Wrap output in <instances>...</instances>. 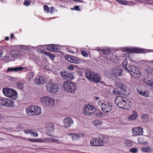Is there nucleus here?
<instances>
[{
    "label": "nucleus",
    "mask_w": 153,
    "mask_h": 153,
    "mask_svg": "<svg viewBox=\"0 0 153 153\" xmlns=\"http://www.w3.org/2000/svg\"><path fill=\"white\" fill-rule=\"evenodd\" d=\"M114 102L118 107L120 108L128 109L131 106V102L130 100H126L124 97L118 96L116 97Z\"/></svg>",
    "instance_id": "1"
},
{
    "label": "nucleus",
    "mask_w": 153,
    "mask_h": 153,
    "mask_svg": "<svg viewBox=\"0 0 153 153\" xmlns=\"http://www.w3.org/2000/svg\"><path fill=\"white\" fill-rule=\"evenodd\" d=\"M122 50L125 57L128 56L130 53H146L149 52V51L153 52V50H146L140 48H124Z\"/></svg>",
    "instance_id": "2"
},
{
    "label": "nucleus",
    "mask_w": 153,
    "mask_h": 153,
    "mask_svg": "<svg viewBox=\"0 0 153 153\" xmlns=\"http://www.w3.org/2000/svg\"><path fill=\"white\" fill-rule=\"evenodd\" d=\"M64 90L67 92L74 94L77 89V86L74 83L69 81H65L63 85Z\"/></svg>",
    "instance_id": "3"
},
{
    "label": "nucleus",
    "mask_w": 153,
    "mask_h": 153,
    "mask_svg": "<svg viewBox=\"0 0 153 153\" xmlns=\"http://www.w3.org/2000/svg\"><path fill=\"white\" fill-rule=\"evenodd\" d=\"M40 101L44 106L47 108H51L55 105L54 99L48 96H44L42 97L40 99Z\"/></svg>",
    "instance_id": "4"
},
{
    "label": "nucleus",
    "mask_w": 153,
    "mask_h": 153,
    "mask_svg": "<svg viewBox=\"0 0 153 153\" xmlns=\"http://www.w3.org/2000/svg\"><path fill=\"white\" fill-rule=\"evenodd\" d=\"M98 51L101 56L107 59V61L114 62V57L113 55L110 53L111 50L109 48H106L103 50L99 49Z\"/></svg>",
    "instance_id": "5"
},
{
    "label": "nucleus",
    "mask_w": 153,
    "mask_h": 153,
    "mask_svg": "<svg viewBox=\"0 0 153 153\" xmlns=\"http://www.w3.org/2000/svg\"><path fill=\"white\" fill-rule=\"evenodd\" d=\"M27 115H38L41 113V108L37 105H31L28 107L26 109Z\"/></svg>",
    "instance_id": "6"
},
{
    "label": "nucleus",
    "mask_w": 153,
    "mask_h": 153,
    "mask_svg": "<svg viewBox=\"0 0 153 153\" xmlns=\"http://www.w3.org/2000/svg\"><path fill=\"white\" fill-rule=\"evenodd\" d=\"M97 109L94 106L91 104L84 105L82 108V113L85 115L89 116L94 114Z\"/></svg>",
    "instance_id": "7"
},
{
    "label": "nucleus",
    "mask_w": 153,
    "mask_h": 153,
    "mask_svg": "<svg viewBox=\"0 0 153 153\" xmlns=\"http://www.w3.org/2000/svg\"><path fill=\"white\" fill-rule=\"evenodd\" d=\"M2 92L4 96L6 97L14 99L18 97L17 92L12 89L6 88L3 89Z\"/></svg>",
    "instance_id": "8"
},
{
    "label": "nucleus",
    "mask_w": 153,
    "mask_h": 153,
    "mask_svg": "<svg viewBox=\"0 0 153 153\" xmlns=\"http://www.w3.org/2000/svg\"><path fill=\"white\" fill-rule=\"evenodd\" d=\"M126 71L130 73L131 76L134 77H140L141 75V72L139 70L138 68L134 65H130L128 67Z\"/></svg>",
    "instance_id": "9"
},
{
    "label": "nucleus",
    "mask_w": 153,
    "mask_h": 153,
    "mask_svg": "<svg viewBox=\"0 0 153 153\" xmlns=\"http://www.w3.org/2000/svg\"><path fill=\"white\" fill-rule=\"evenodd\" d=\"M98 104L100 107L102 111L105 113L110 112L112 110V106L107 102L99 101Z\"/></svg>",
    "instance_id": "10"
},
{
    "label": "nucleus",
    "mask_w": 153,
    "mask_h": 153,
    "mask_svg": "<svg viewBox=\"0 0 153 153\" xmlns=\"http://www.w3.org/2000/svg\"><path fill=\"white\" fill-rule=\"evenodd\" d=\"M0 105L7 107H13L14 105L13 100L6 98L0 99Z\"/></svg>",
    "instance_id": "11"
},
{
    "label": "nucleus",
    "mask_w": 153,
    "mask_h": 153,
    "mask_svg": "<svg viewBox=\"0 0 153 153\" xmlns=\"http://www.w3.org/2000/svg\"><path fill=\"white\" fill-rule=\"evenodd\" d=\"M46 88L48 91L51 93H56L59 91L58 85L56 83H47Z\"/></svg>",
    "instance_id": "12"
},
{
    "label": "nucleus",
    "mask_w": 153,
    "mask_h": 153,
    "mask_svg": "<svg viewBox=\"0 0 153 153\" xmlns=\"http://www.w3.org/2000/svg\"><path fill=\"white\" fill-rule=\"evenodd\" d=\"M123 70L118 67L115 66L113 67L111 70L110 72L111 75L115 76H121L123 75Z\"/></svg>",
    "instance_id": "13"
},
{
    "label": "nucleus",
    "mask_w": 153,
    "mask_h": 153,
    "mask_svg": "<svg viewBox=\"0 0 153 153\" xmlns=\"http://www.w3.org/2000/svg\"><path fill=\"white\" fill-rule=\"evenodd\" d=\"M34 82L36 85H41L46 83V79L44 76L42 75H38L35 79Z\"/></svg>",
    "instance_id": "14"
},
{
    "label": "nucleus",
    "mask_w": 153,
    "mask_h": 153,
    "mask_svg": "<svg viewBox=\"0 0 153 153\" xmlns=\"http://www.w3.org/2000/svg\"><path fill=\"white\" fill-rule=\"evenodd\" d=\"M102 139L97 137L91 140L90 143L91 145L94 146H103Z\"/></svg>",
    "instance_id": "15"
},
{
    "label": "nucleus",
    "mask_w": 153,
    "mask_h": 153,
    "mask_svg": "<svg viewBox=\"0 0 153 153\" xmlns=\"http://www.w3.org/2000/svg\"><path fill=\"white\" fill-rule=\"evenodd\" d=\"M132 132L134 136L142 135L143 133V129L141 127H136L132 129Z\"/></svg>",
    "instance_id": "16"
},
{
    "label": "nucleus",
    "mask_w": 153,
    "mask_h": 153,
    "mask_svg": "<svg viewBox=\"0 0 153 153\" xmlns=\"http://www.w3.org/2000/svg\"><path fill=\"white\" fill-rule=\"evenodd\" d=\"M64 125L65 127L68 128L71 126L74 123L72 118L70 117H66L64 120Z\"/></svg>",
    "instance_id": "17"
},
{
    "label": "nucleus",
    "mask_w": 153,
    "mask_h": 153,
    "mask_svg": "<svg viewBox=\"0 0 153 153\" xmlns=\"http://www.w3.org/2000/svg\"><path fill=\"white\" fill-rule=\"evenodd\" d=\"M72 137V140L74 141L79 140L81 137H83L85 136V134L83 133H71L69 134Z\"/></svg>",
    "instance_id": "18"
},
{
    "label": "nucleus",
    "mask_w": 153,
    "mask_h": 153,
    "mask_svg": "<svg viewBox=\"0 0 153 153\" xmlns=\"http://www.w3.org/2000/svg\"><path fill=\"white\" fill-rule=\"evenodd\" d=\"M27 68L22 67H15L14 68H8L7 71V72H18L19 71H23L25 72L26 71Z\"/></svg>",
    "instance_id": "19"
},
{
    "label": "nucleus",
    "mask_w": 153,
    "mask_h": 153,
    "mask_svg": "<svg viewBox=\"0 0 153 153\" xmlns=\"http://www.w3.org/2000/svg\"><path fill=\"white\" fill-rule=\"evenodd\" d=\"M65 58L66 60L71 63L78 64L80 61L76 58L72 56L67 55L65 56Z\"/></svg>",
    "instance_id": "20"
},
{
    "label": "nucleus",
    "mask_w": 153,
    "mask_h": 153,
    "mask_svg": "<svg viewBox=\"0 0 153 153\" xmlns=\"http://www.w3.org/2000/svg\"><path fill=\"white\" fill-rule=\"evenodd\" d=\"M101 79L100 75L98 73L94 74L92 77L91 78L90 81L93 82L95 83H98L99 82Z\"/></svg>",
    "instance_id": "21"
},
{
    "label": "nucleus",
    "mask_w": 153,
    "mask_h": 153,
    "mask_svg": "<svg viewBox=\"0 0 153 153\" xmlns=\"http://www.w3.org/2000/svg\"><path fill=\"white\" fill-rule=\"evenodd\" d=\"M47 50L52 52H57L59 50V48L56 45L51 44L47 48Z\"/></svg>",
    "instance_id": "22"
},
{
    "label": "nucleus",
    "mask_w": 153,
    "mask_h": 153,
    "mask_svg": "<svg viewBox=\"0 0 153 153\" xmlns=\"http://www.w3.org/2000/svg\"><path fill=\"white\" fill-rule=\"evenodd\" d=\"M114 85L116 87L119 88L120 89H121L122 91H126L125 86L123 85L120 81L116 80L115 81Z\"/></svg>",
    "instance_id": "23"
},
{
    "label": "nucleus",
    "mask_w": 153,
    "mask_h": 153,
    "mask_svg": "<svg viewBox=\"0 0 153 153\" xmlns=\"http://www.w3.org/2000/svg\"><path fill=\"white\" fill-rule=\"evenodd\" d=\"M137 91L139 95L147 97L149 96V93L146 90L139 89L138 88L137 89Z\"/></svg>",
    "instance_id": "24"
},
{
    "label": "nucleus",
    "mask_w": 153,
    "mask_h": 153,
    "mask_svg": "<svg viewBox=\"0 0 153 153\" xmlns=\"http://www.w3.org/2000/svg\"><path fill=\"white\" fill-rule=\"evenodd\" d=\"M119 3L123 5H131L134 4V2L131 1H127L126 0H116Z\"/></svg>",
    "instance_id": "25"
},
{
    "label": "nucleus",
    "mask_w": 153,
    "mask_h": 153,
    "mask_svg": "<svg viewBox=\"0 0 153 153\" xmlns=\"http://www.w3.org/2000/svg\"><path fill=\"white\" fill-rule=\"evenodd\" d=\"M94 74V73L89 70H87L85 72V75L86 77L90 81Z\"/></svg>",
    "instance_id": "26"
},
{
    "label": "nucleus",
    "mask_w": 153,
    "mask_h": 153,
    "mask_svg": "<svg viewBox=\"0 0 153 153\" xmlns=\"http://www.w3.org/2000/svg\"><path fill=\"white\" fill-rule=\"evenodd\" d=\"M21 54L20 51L17 50H13L10 53V55L11 57H15L19 56Z\"/></svg>",
    "instance_id": "27"
},
{
    "label": "nucleus",
    "mask_w": 153,
    "mask_h": 153,
    "mask_svg": "<svg viewBox=\"0 0 153 153\" xmlns=\"http://www.w3.org/2000/svg\"><path fill=\"white\" fill-rule=\"evenodd\" d=\"M46 130L48 132H52L54 130V125L52 123H48L46 127Z\"/></svg>",
    "instance_id": "28"
},
{
    "label": "nucleus",
    "mask_w": 153,
    "mask_h": 153,
    "mask_svg": "<svg viewBox=\"0 0 153 153\" xmlns=\"http://www.w3.org/2000/svg\"><path fill=\"white\" fill-rule=\"evenodd\" d=\"M103 123V122L102 121L99 120H94L92 122L93 125L97 127H99L102 125Z\"/></svg>",
    "instance_id": "29"
},
{
    "label": "nucleus",
    "mask_w": 153,
    "mask_h": 153,
    "mask_svg": "<svg viewBox=\"0 0 153 153\" xmlns=\"http://www.w3.org/2000/svg\"><path fill=\"white\" fill-rule=\"evenodd\" d=\"M137 117L138 115L136 111H134L133 112V114L130 115L129 116L128 120H134L137 119Z\"/></svg>",
    "instance_id": "30"
},
{
    "label": "nucleus",
    "mask_w": 153,
    "mask_h": 153,
    "mask_svg": "<svg viewBox=\"0 0 153 153\" xmlns=\"http://www.w3.org/2000/svg\"><path fill=\"white\" fill-rule=\"evenodd\" d=\"M141 118L142 121L144 123H146L149 121V117L147 115L144 114L141 116Z\"/></svg>",
    "instance_id": "31"
},
{
    "label": "nucleus",
    "mask_w": 153,
    "mask_h": 153,
    "mask_svg": "<svg viewBox=\"0 0 153 153\" xmlns=\"http://www.w3.org/2000/svg\"><path fill=\"white\" fill-rule=\"evenodd\" d=\"M144 82L148 85L150 86L152 89H153V82L152 80H146L144 81Z\"/></svg>",
    "instance_id": "32"
},
{
    "label": "nucleus",
    "mask_w": 153,
    "mask_h": 153,
    "mask_svg": "<svg viewBox=\"0 0 153 153\" xmlns=\"http://www.w3.org/2000/svg\"><path fill=\"white\" fill-rule=\"evenodd\" d=\"M36 142L48 143V138H37L36 139Z\"/></svg>",
    "instance_id": "33"
},
{
    "label": "nucleus",
    "mask_w": 153,
    "mask_h": 153,
    "mask_svg": "<svg viewBox=\"0 0 153 153\" xmlns=\"http://www.w3.org/2000/svg\"><path fill=\"white\" fill-rule=\"evenodd\" d=\"M50 142H53V143H62V141L61 140L54 139L53 138L49 137L48 138V143Z\"/></svg>",
    "instance_id": "34"
},
{
    "label": "nucleus",
    "mask_w": 153,
    "mask_h": 153,
    "mask_svg": "<svg viewBox=\"0 0 153 153\" xmlns=\"http://www.w3.org/2000/svg\"><path fill=\"white\" fill-rule=\"evenodd\" d=\"M145 71L149 74H153V68L148 66L146 69Z\"/></svg>",
    "instance_id": "35"
},
{
    "label": "nucleus",
    "mask_w": 153,
    "mask_h": 153,
    "mask_svg": "<svg viewBox=\"0 0 153 153\" xmlns=\"http://www.w3.org/2000/svg\"><path fill=\"white\" fill-rule=\"evenodd\" d=\"M61 76L65 79L67 78L68 73L65 70H62L60 73Z\"/></svg>",
    "instance_id": "36"
},
{
    "label": "nucleus",
    "mask_w": 153,
    "mask_h": 153,
    "mask_svg": "<svg viewBox=\"0 0 153 153\" xmlns=\"http://www.w3.org/2000/svg\"><path fill=\"white\" fill-rule=\"evenodd\" d=\"M124 143L126 147H130L132 145V142L128 140H126L124 141Z\"/></svg>",
    "instance_id": "37"
},
{
    "label": "nucleus",
    "mask_w": 153,
    "mask_h": 153,
    "mask_svg": "<svg viewBox=\"0 0 153 153\" xmlns=\"http://www.w3.org/2000/svg\"><path fill=\"white\" fill-rule=\"evenodd\" d=\"M121 89H120L119 88H118L117 89L116 88H114L113 91V93L115 95H117L120 94L121 93L120 90Z\"/></svg>",
    "instance_id": "38"
},
{
    "label": "nucleus",
    "mask_w": 153,
    "mask_h": 153,
    "mask_svg": "<svg viewBox=\"0 0 153 153\" xmlns=\"http://www.w3.org/2000/svg\"><path fill=\"white\" fill-rule=\"evenodd\" d=\"M44 53L45 55L48 56L51 59L53 60L54 59L55 56L52 54L45 51H44Z\"/></svg>",
    "instance_id": "39"
},
{
    "label": "nucleus",
    "mask_w": 153,
    "mask_h": 153,
    "mask_svg": "<svg viewBox=\"0 0 153 153\" xmlns=\"http://www.w3.org/2000/svg\"><path fill=\"white\" fill-rule=\"evenodd\" d=\"M101 138L102 139V141L103 143V146L104 143H106L109 142V138L106 136H102Z\"/></svg>",
    "instance_id": "40"
},
{
    "label": "nucleus",
    "mask_w": 153,
    "mask_h": 153,
    "mask_svg": "<svg viewBox=\"0 0 153 153\" xmlns=\"http://www.w3.org/2000/svg\"><path fill=\"white\" fill-rule=\"evenodd\" d=\"M127 64L128 61L126 59L124 60V61L123 62L122 64V66L126 71H127V69H128V68L127 67Z\"/></svg>",
    "instance_id": "41"
},
{
    "label": "nucleus",
    "mask_w": 153,
    "mask_h": 153,
    "mask_svg": "<svg viewBox=\"0 0 153 153\" xmlns=\"http://www.w3.org/2000/svg\"><path fill=\"white\" fill-rule=\"evenodd\" d=\"M141 149L144 152H151L150 149H149V147L148 146L142 147Z\"/></svg>",
    "instance_id": "42"
},
{
    "label": "nucleus",
    "mask_w": 153,
    "mask_h": 153,
    "mask_svg": "<svg viewBox=\"0 0 153 153\" xmlns=\"http://www.w3.org/2000/svg\"><path fill=\"white\" fill-rule=\"evenodd\" d=\"M16 85L17 88L21 90L24 87L23 84L20 82H17L16 83Z\"/></svg>",
    "instance_id": "43"
},
{
    "label": "nucleus",
    "mask_w": 153,
    "mask_h": 153,
    "mask_svg": "<svg viewBox=\"0 0 153 153\" xmlns=\"http://www.w3.org/2000/svg\"><path fill=\"white\" fill-rule=\"evenodd\" d=\"M30 135L36 137H37L38 136L37 132L36 131L32 130H31V132Z\"/></svg>",
    "instance_id": "44"
},
{
    "label": "nucleus",
    "mask_w": 153,
    "mask_h": 153,
    "mask_svg": "<svg viewBox=\"0 0 153 153\" xmlns=\"http://www.w3.org/2000/svg\"><path fill=\"white\" fill-rule=\"evenodd\" d=\"M43 8L44 11L47 13H48L50 12V8L47 5H45L43 6Z\"/></svg>",
    "instance_id": "45"
},
{
    "label": "nucleus",
    "mask_w": 153,
    "mask_h": 153,
    "mask_svg": "<svg viewBox=\"0 0 153 153\" xmlns=\"http://www.w3.org/2000/svg\"><path fill=\"white\" fill-rule=\"evenodd\" d=\"M67 76L68 77L67 79L71 80L74 78L73 73H68V76Z\"/></svg>",
    "instance_id": "46"
},
{
    "label": "nucleus",
    "mask_w": 153,
    "mask_h": 153,
    "mask_svg": "<svg viewBox=\"0 0 153 153\" xmlns=\"http://www.w3.org/2000/svg\"><path fill=\"white\" fill-rule=\"evenodd\" d=\"M22 48L23 50L28 51L30 48V46L23 45L22 47Z\"/></svg>",
    "instance_id": "47"
},
{
    "label": "nucleus",
    "mask_w": 153,
    "mask_h": 153,
    "mask_svg": "<svg viewBox=\"0 0 153 153\" xmlns=\"http://www.w3.org/2000/svg\"><path fill=\"white\" fill-rule=\"evenodd\" d=\"M34 76V74L31 72H29L28 74V78L30 79H32Z\"/></svg>",
    "instance_id": "48"
},
{
    "label": "nucleus",
    "mask_w": 153,
    "mask_h": 153,
    "mask_svg": "<svg viewBox=\"0 0 153 153\" xmlns=\"http://www.w3.org/2000/svg\"><path fill=\"white\" fill-rule=\"evenodd\" d=\"M23 128V127L22 126L20 125H18L17 127L16 128V131H22V129Z\"/></svg>",
    "instance_id": "49"
},
{
    "label": "nucleus",
    "mask_w": 153,
    "mask_h": 153,
    "mask_svg": "<svg viewBox=\"0 0 153 153\" xmlns=\"http://www.w3.org/2000/svg\"><path fill=\"white\" fill-rule=\"evenodd\" d=\"M130 151L131 152H132V153H136L138 152V150H137V149L135 148H132L131 149H130Z\"/></svg>",
    "instance_id": "50"
},
{
    "label": "nucleus",
    "mask_w": 153,
    "mask_h": 153,
    "mask_svg": "<svg viewBox=\"0 0 153 153\" xmlns=\"http://www.w3.org/2000/svg\"><path fill=\"white\" fill-rule=\"evenodd\" d=\"M81 54L83 56L85 57H87L88 56L87 53L83 51H81Z\"/></svg>",
    "instance_id": "51"
},
{
    "label": "nucleus",
    "mask_w": 153,
    "mask_h": 153,
    "mask_svg": "<svg viewBox=\"0 0 153 153\" xmlns=\"http://www.w3.org/2000/svg\"><path fill=\"white\" fill-rule=\"evenodd\" d=\"M30 3L28 1H25L24 3V4L26 6H29L30 5Z\"/></svg>",
    "instance_id": "52"
},
{
    "label": "nucleus",
    "mask_w": 153,
    "mask_h": 153,
    "mask_svg": "<svg viewBox=\"0 0 153 153\" xmlns=\"http://www.w3.org/2000/svg\"><path fill=\"white\" fill-rule=\"evenodd\" d=\"M31 130H27L24 131V132L27 134H31Z\"/></svg>",
    "instance_id": "53"
},
{
    "label": "nucleus",
    "mask_w": 153,
    "mask_h": 153,
    "mask_svg": "<svg viewBox=\"0 0 153 153\" xmlns=\"http://www.w3.org/2000/svg\"><path fill=\"white\" fill-rule=\"evenodd\" d=\"M74 68V66L73 65H71L68 67V68L69 70H73Z\"/></svg>",
    "instance_id": "54"
},
{
    "label": "nucleus",
    "mask_w": 153,
    "mask_h": 153,
    "mask_svg": "<svg viewBox=\"0 0 153 153\" xmlns=\"http://www.w3.org/2000/svg\"><path fill=\"white\" fill-rule=\"evenodd\" d=\"M27 140H28L29 141L32 142H36V139L28 138V139H26Z\"/></svg>",
    "instance_id": "55"
},
{
    "label": "nucleus",
    "mask_w": 153,
    "mask_h": 153,
    "mask_svg": "<svg viewBox=\"0 0 153 153\" xmlns=\"http://www.w3.org/2000/svg\"><path fill=\"white\" fill-rule=\"evenodd\" d=\"M72 9L73 10V9ZM73 9L75 10H79V7L77 6H76L74 7Z\"/></svg>",
    "instance_id": "56"
},
{
    "label": "nucleus",
    "mask_w": 153,
    "mask_h": 153,
    "mask_svg": "<svg viewBox=\"0 0 153 153\" xmlns=\"http://www.w3.org/2000/svg\"><path fill=\"white\" fill-rule=\"evenodd\" d=\"M54 7H50L49 10H50L51 13L53 12V10H54Z\"/></svg>",
    "instance_id": "57"
},
{
    "label": "nucleus",
    "mask_w": 153,
    "mask_h": 153,
    "mask_svg": "<svg viewBox=\"0 0 153 153\" xmlns=\"http://www.w3.org/2000/svg\"><path fill=\"white\" fill-rule=\"evenodd\" d=\"M3 51L0 50V57H1L3 55Z\"/></svg>",
    "instance_id": "58"
},
{
    "label": "nucleus",
    "mask_w": 153,
    "mask_h": 153,
    "mask_svg": "<svg viewBox=\"0 0 153 153\" xmlns=\"http://www.w3.org/2000/svg\"><path fill=\"white\" fill-rule=\"evenodd\" d=\"M3 116L1 114H0V120L3 119Z\"/></svg>",
    "instance_id": "59"
},
{
    "label": "nucleus",
    "mask_w": 153,
    "mask_h": 153,
    "mask_svg": "<svg viewBox=\"0 0 153 153\" xmlns=\"http://www.w3.org/2000/svg\"><path fill=\"white\" fill-rule=\"evenodd\" d=\"M73 1H79V2H82V1L80 0H72Z\"/></svg>",
    "instance_id": "60"
},
{
    "label": "nucleus",
    "mask_w": 153,
    "mask_h": 153,
    "mask_svg": "<svg viewBox=\"0 0 153 153\" xmlns=\"http://www.w3.org/2000/svg\"><path fill=\"white\" fill-rule=\"evenodd\" d=\"M5 39L6 41H8L9 39V37H6L5 38Z\"/></svg>",
    "instance_id": "61"
},
{
    "label": "nucleus",
    "mask_w": 153,
    "mask_h": 153,
    "mask_svg": "<svg viewBox=\"0 0 153 153\" xmlns=\"http://www.w3.org/2000/svg\"><path fill=\"white\" fill-rule=\"evenodd\" d=\"M100 98V97H95V99L96 100H98Z\"/></svg>",
    "instance_id": "62"
},
{
    "label": "nucleus",
    "mask_w": 153,
    "mask_h": 153,
    "mask_svg": "<svg viewBox=\"0 0 153 153\" xmlns=\"http://www.w3.org/2000/svg\"><path fill=\"white\" fill-rule=\"evenodd\" d=\"M14 37V35L13 34H11L10 35L11 38L13 39V37Z\"/></svg>",
    "instance_id": "63"
},
{
    "label": "nucleus",
    "mask_w": 153,
    "mask_h": 153,
    "mask_svg": "<svg viewBox=\"0 0 153 153\" xmlns=\"http://www.w3.org/2000/svg\"><path fill=\"white\" fill-rule=\"evenodd\" d=\"M145 62H149V61H145Z\"/></svg>",
    "instance_id": "64"
}]
</instances>
